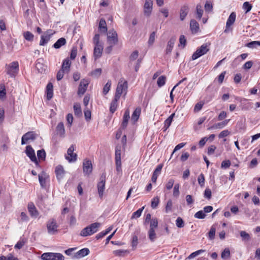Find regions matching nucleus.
Wrapping results in <instances>:
<instances>
[{
    "mask_svg": "<svg viewBox=\"0 0 260 260\" xmlns=\"http://www.w3.org/2000/svg\"><path fill=\"white\" fill-rule=\"evenodd\" d=\"M7 75L12 78H15L19 72V63L17 61H13L5 66Z\"/></svg>",
    "mask_w": 260,
    "mask_h": 260,
    "instance_id": "f257e3e1",
    "label": "nucleus"
},
{
    "mask_svg": "<svg viewBox=\"0 0 260 260\" xmlns=\"http://www.w3.org/2000/svg\"><path fill=\"white\" fill-rule=\"evenodd\" d=\"M41 258L42 260H64V256L60 253L45 252Z\"/></svg>",
    "mask_w": 260,
    "mask_h": 260,
    "instance_id": "f03ea898",
    "label": "nucleus"
},
{
    "mask_svg": "<svg viewBox=\"0 0 260 260\" xmlns=\"http://www.w3.org/2000/svg\"><path fill=\"white\" fill-rule=\"evenodd\" d=\"M127 89V82L123 78H121L118 83L115 96L120 98L123 92H126Z\"/></svg>",
    "mask_w": 260,
    "mask_h": 260,
    "instance_id": "7ed1b4c3",
    "label": "nucleus"
},
{
    "mask_svg": "<svg viewBox=\"0 0 260 260\" xmlns=\"http://www.w3.org/2000/svg\"><path fill=\"white\" fill-rule=\"evenodd\" d=\"M209 51V45L206 43L198 48L192 55V59L196 60L202 55L206 54Z\"/></svg>",
    "mask_w": 260,
    "mask_h": 260,
    "instance_id": "20e7f679",
    "label": "nucleus"
},
{
    "mask_svg": "<svg viewBox=\"0 0 260 260\" xmlns=\"http://www.w3.org/2000/svg\"><path fill=\"white\" fill-rule=\"evenodd\" d=\"M48 233L50 235H54L57 232L58 225L56 220L52 218L49 219L46 224Z\"/></svg>",
    "mask_w": 260,
    "mask_h": 260,
    "instance_id": "39448f33",
    "label": "nucleus"
},
{
    "mask_svg": "<svg viewBox=\"0 0 260 260\" xmlns=\"http://www.w3.org/2000/svg\"><path fill=\"white\" fill-rule=\"evenodd\" d=\"M107 43L108 44L116 45L118 43V36L114 29L110 30L107 33Z\"/></svg>",
    "mask_w": 260,
    "mask_h": 260,
    "instance_id": "423d86ee",
    "label": "nucleus"
},
{
    "mask_svg": "<svg viewBox=\"0 0 260 260\" xmlns=\"http://www.w3.org/2000/svg\"><path fill=\"white\" fill-rule=\"evenodd\" d=\"M25 153L27 156L30 160L35 163L37 167H39V162L36 156L35 151L32 147L30 145L27 146L26 147Z\"/></svg>",
    "mask_w": 260,
    "mask_h": 260,
    "instance_id": "0eeeda50",
    "label": "nucleus"
},
{
    "mask_svg": "<svg viewBox=\"0 0 260 260\" xmlns=\"http://www.w3.org/2000/svg\"><path fill=\"white\" fill-rule=\"evenodd\" d=\"M74 146L72 145L68 149L67 155L66 158L70 162H75L77 160V154L74 153Z\"/></svg>",
    "mask_w": 260,
    "mask_h": 260,
    "instance_id": "6e6552de",
    "label": "nucleus"
},
{
    "mask_svg": "<svg viewBox=\"0 0 260 260\" xmlns=\"http://www.w3.org/2000/svg\"><path fill=\"white\" fill-rule=\"evenodd\" d=\"M88 84L89 81L87 79H84L81 81L78 90V94L79 96L84 94L87 90Z\"/></svg>",
    "mask_w": 260,
    "mask_h": 260,
    "instance_id": "1a4fd4ad",
    "label": "nucleus"
},
{
    "mask_svg": "<svg viewBox=\"0 0 260 260\" xmlns=\"http://www.w3.org/2000/svg\"><path fill=\"white\" fill-rule=\"evenodd\" d=\"M106 174L103 173L101 177V181L98 184V192L100 197H102L105 190Z\"/></svg>",
    "mask_w": 260,
    "mask_h": 260,
    "instance_id": "9d476101",
    "label": "nucleus"
},
{
    "mask_svg": "<svg viewBox=\"0 0 260 260\" xmlns=\"http://www.w3.org/2000/svg\"><path fill=\"white\" fill-rule=\"evenodd\" d=\"M37 135L34 132H28L25 133L21 139V145L26 144L28 140H34L36 139Z\"/></svg>",
    "mask_w": 260,
    "mask_h": 260,
    "instance_id": "9b49d317",
    "label": "nucleus"
},
{
    "mask_svg": "<svg viewBox=\"0 0 260 260\" xmlns=\"http://www.w3.org/2000/svg\"><path fill=\"white\" fill-rule=\"evenodd\" d=\"M236 18V13L235 12L231 13L226 22V28L224 30V32L227 33L230 31V27L234 23Z\"/></svg>",
    "mask_w": 260,
    "mask_h": 260,
    "instance_id": "f8f14e48",
    "label": "nucleus"
},
{
    "mask_svg": "<svg viewBox=\"0 0 260 260\" xmlns=\"http://www.w3.org/2000/svg\"><path fill=\"white\" fill-rule=\"evenodd\" d=\"M90 252L88 248H84L75 253L73 258L80 259L89 254Z\"/></svg>",
    "mask_w": 260,
    "mask_h": 260,
    "instance_id": "ddd939ff",
    "label": "nucleus"
},
{
    "mask_svg": "<svg viewBox=\"0 0 260 260\" xmlns=\"http://www.w3.org/2000/svg\"><path fill=\"white\" fill-rule=\"evenodd\" d=\"M153 2L152 0H146L144 6V12L145 15L149 16L152 11Z\"/></svg>",
    "mask_w": 260,
    "mask_h": 260,
    "instance_id": "4468645a",
    "label": "nucleus"
},
{
    "mask_svg": "<svg viewBox=\"0 0 260 260\" xmlns=\"http://www.w3.org/2000/svg\"><path fill=\"white\" fill-rule=\"evenodd\" d=\"M189 12V7L187 5H184L181 7L179 12V18L181 21H183Z\"/></svg>",
    "mask_w": 260,
    "mask_h": 260,
    "instance_id": "2eb2a0df",
    "label": "nucleus"
},
{
    "mask_svg": "<svg viewBox=\"0 0 260 260\" xmlns=\"http://www.w3.org/2000/svg\"><path fill=\"white\" fill-rule=\"evenodd\" d=\"M36 68L39 73H44L46 70V66L43 63V59L39 58L37 59L36 63Z\"/></svg>",
    "mask_w": 260,
    "mask_h": 260,
    "instance_id": "dca6fc26",
    "label": "nucleus"
},
{
    "mask_svg": "<svg viewBox=\"0 0 260 260\" xmlns=\"http://www.w3.org/2000/svg\"><path fill=\"white\" fill-rule=\"evenodd\" d=\"M83 172L85 174H89L92 170V166L91 161L89 160H85L83 164Z\"/></svg>",
    "mask_w": 260,
    "mask_h": 260,
    "instance_id": "f3484780",
    "label": "nucleus"
},
{
    "mask_svg": "<svg viewBox=\"0 0 260 260\" xmlns=\"http://www.w3.org/2000/svg\"><path fill=\"white\" fill-rule=\"evenodd\" d=\"M55 172L56 177L58 180L62 179L65 174V171L64 170L63 167L61 165H58L56 167Z\"/></svg>",
    "mask_w": 260,
    "mask_h": 260,
    "instance_id": "a211bd4d",
    "label": "nucleus"
},
{
    "mask_svg": "<svg viewBox=\"0 0 260 260\" xmlns=\"http://www.w3.org/2000/svg\"><path fill=\"white\" fill-rule=\"evenodd\" d=\"M28 210L30 215L32 217L36 218L39 215L38 211L34 204L32 203H30L28 204Z\"/></svg>",
    "mask_w": 260,
    "mask_h": 260,
    "instance_id": "6ab92c4d",
    "label": "nucleus"
},
{
    "mask_svg": "<svg viewBox=\"0 0 260 260\" xmlns=\"http://www.w3.org/2000/svg\"><path fill=\"white\" fill-rule=\"evenodd\" d=\"M230 120V119H226L222 122H218L214 124L213 126L209 127L208 129L209 130L213 129H221L228 124Z\"/></svg>",
    "mask_w": 260,
    "mask_h": 260,
    "instance_id": "aec40b11",
    "label": "nucleus"
},
{
    "mask_svg": "<svg viewBox=\"0 0 260 260\" xmlns=\"http://www.w3.org/2000/svg\"><path fill=\"white\" fill-rule=\"evenodd\" d=\"M103 50V45L94 46L93 56L94 59L96 60L101 56Z\"/></svg>",
    "mask_w": 260,
    "mask_h": 260,
    "instance_id": "412c9836",
    "label": "nucleus"
},
{
    "mask_svg": "<svg viewBox=\"0 0 260 260\" xmlns=\"http://www.w3.org/2000/svg\"><path fill=\"white\" fill-rule=\"evenodd\" d=\"M162 165H161V164L158 165L156 167V169H155L154 171L153 172V175H152V176L151 178V180L153 182H155L156 181L157 177L160 174V172L162 169Z\"/></svg>",
    "mask_w": 260,
    "mask_h": 260,
    "instance_id": "4be33fe9",
    "label": "nucleus"
},
{
    "mask_svg": "<svg viewBox=\"0 0 260 260\" xmlns=\"http://www.w3.org/2000/svg\"><path fill=\"white\" fill-rule=\"evenodd\" d=\"M176 41V39L174 37H172L169 41L168 42L166 49V54H169L171 52L175 44Z\"/></svg>",
    "mask_w": 260,
    "mask_h": 260,
    "instance_id": "5701e85b",
    "label": "nucleus"
},
{
    "mask_svg": "<svg viewBox=\"0 0 260 260\" xmlns=\"http://www.w3.org/2000/svg\"><path fill=\"white\" fill-rule=\"evenodd\" d=\"M47 99L48 100H51L53 97V85L51 82L48 83L46 86Z\"/></svg>",
    "mask_w": 260,
    "mask_h": 260,
    "instance_id": "b1692460",
    "label": "nucleus"
},
{
    "mask_svg": "<svg viewBox=\"0 0 260 260\" xmlns=\"http://www.w3.org/2000/svg\"><path fill=\"white\" fill-rule=\"evenodd\" d=\"M56 130L57 134H58L60 137H64L65 128L63 123L62 122H60L58 123L56 126Z\"/></svg>",
    "mask_w": 260,
    "mask_h": 260,
    "instance_id": "393cba45",
    "label": "nucleus"
},
{
    "mask_svg": "<svg viewBox=\"0 0 260 260\" xmlns=\"http://www.w3.org/2000/svg\"><path fill=\"white\" fill-rule=\"evenodd\" d=\"M190 28L192 33H197L199 30V24L196 20L192 19L190 22Z\"/></svg>",
    "mask_w": 260,
    "mask_h": 260,
    "instance_id": "a878e982",
    "label": "nucleus"
},
{
    "mask_svg": "<svg viewBox=\"0 0 260 260\" xmlns=\"http://www.w3.org/2000/svg\"><path fill=\"white\" fill-rule=\"evenodd\" d=\"M51 38V35L47 33L43 35H42L41 37V40L40 42V45L44 46L46 45L48 42L49 41Z\"/></svg>",
    "mask_w": 260,
    "mask_h": 260,
    "instance_id": "bb28decb",
    "label": "nucleus"
},
{
    "mask_svg": "<svg viewBox=\"0 0 260 260\" xmlns=\"http://www.w3.org/2000/svg\"><path fill=\"white\" fill-rule=\"evenodd\" d=\"M71 64V61L70 59L69 58H67L63 61L61 69L68 73L70 70Z\"/></svg>",
    "mask_w": 260,
    "mask_h": 260,
    "instance_id": "cd10ccee",
    "label": "nucleus"
},
{
    "mask_svg": "<svg viewBox=\"0 0 260 260\" xmlns=\"http://www.w3.org/2000/svg\"><path fill=\"white\" fill-rule=\"evenodd\" d=\"M101 226V223L99 222H94L90 225H88V228H89L90 233L91 235L96 233L98 231L99 228Z\"/></svg>",
    "mask_w": 260,
    "mask_h": 260,
    "instance_id": "c85d7f7f",
    "label": "nucleus"
},
{
    "mask_svg": "<svg viewBox=\"0 0 260 260\" xmlns=\"http://www.w3.org/2000/svg\"><path fill=\"white\" fill-rule=\"evenodd\" d=\"M120 98H117L114 96V99L112 101L110 104V111L111 113H113L117 108V102Z\"/></svg>",
    "mask_w": 260,
    "mask_h": 260,
    "instance_id": "c756f323",
    "label": "nucleus"
},
{
    "mask_svg": "<svg viewBox=\"0 0 260 260\" xmlns=\"http://www.w3.org/2000/svg\"><path fill=\"white\" fill-rule=\"evenodd\" d=\"M121 146H116L115 147V161L119 163L121 161Z\"/></svg>",
    "mask_w": 260,
    "mask_h": 260,
    "instance_id": "7c9ffc66",
    "label": "nucleus"
},
{
    "mask_svg": "<svg viewBox=\"0 0 260 260\" xmlns=\"http://www.w3.org/2000/svg\"><path fill=\"white\" fill-rule=\"evenodd\" d=\"M141 110L140 108H137L132 114V120L134 122H136L138 120L141 113Z\"/></svg>",
    "mask_w": 260,
    "mask_h": 260,
    "instance_id": "2f4dec72",
    "label": "nucleus"
},
{
    "mask_svg": "<svg viewBox=\"0 0 260 260\" xmlns=\"http://www.w3.org/2000/svg\"><path fill=\"white\" fill-rule=\"evenodd\" d=\"M175 115V113H173L165 121V122H164V131H166L169 127V126H170L172 122V120H173V118L174 117Z\"/></svg>",
    "mask_w": 260,
    "mask_h": 260,
    "instance_id": "473e14b6",
    "label": "nucleus"
},
{
    "mask_svg": "<svg viewBox=\"0 0 260 260\" xmlns=\"http://www.w3.org/2000/svg\"><path fill=\"white\" fill-rule=\"evenodd\" d=\"M66 43V40L63 38L59 39L53 45V47L56 49H58L61 46L64 45Z\"/></svg>",
    "mask_w": 260,
    "mask_h": 260,
    "instance_id": "72a5a7b5",
    "label": "nucleus"
},
{
    "mask_svg": "<svg viewBox=\"0 0 260 260\" xmlns=\"http://www.w3.org/2000/svg\"><path fill=\"white\" fill-rule=\"evenodd\" d=\"M74 111L75 114L77 116L82 115V110L80 104L75 103L74 105Z\"/></svg>",
    "mask_w": 260,
    "mask_h": 260,
    "instance_id": "f704fd0d",
    "label": "nucleus"
},
{
    "mask_svg": "<svg viewBox=\"0 0 260 260\" xmlns=\"http://www.w3.org/2000/svg\"><path fill=\"white\" fill-rule=\"evenodd\" d=\"M39 180L41 186L44 187L46 186V174L44 172L39 175Z\"/></svg>",
    "mask_w": 260,
    "mask_h": 260,
    "instance_id": "c9c22d12",
    "label": "nucleus"
},
{
    "mask_svg": "<svg viewBox=\"0 0 260 260\" xmlns=\"http://www.w3.org/2000/svg\"><path fill=\"white\" fill-rule=\"evenodd\" d=\"M148 237L151 242H154L156 239L155 229H150L148 232Z\"/></svg>",
    "mask_w": 260,
    "mask_h": 260,
    "instance_id": "e433bc0d",
    "label": "nucleus"
},
{
    "mask_svg": "<svg viewBox=\"0 0 260 260\" xmlns=\"http://www.w3.org/2000/svg\"><path fill=\"white\" fill-rule=\"evenodd\" d=\"M26 239L24 238H21L19 241L15 244V248L18 249H21L26 243Z\"/></svg>",
    "mask_w": 260,
    "mask_h": 260,
    "instance_id": "4c0bfd02",
    "label": "nucleus"
},
{
    "mask_svg": "<svg viewBox=\"0 0 260 260\" xmlns=\"http://www.w3.org/2000/svg\"><path fill=\"white\" fill-rule=\"evenodd\" d=\"M196 14H197V18L200 20L203 16V10L201 5H197L196 6Z\"/></svg>",
    "mask_w": 260,
    "mask_h": 260,
    "instance_id": "58836bf2",
    "label": "nucleus"
},
{
    "mask_svg": "<svg viewBox=\"0 0 260 260\" xmlns=\"http://www.w3.org/2000/svg\"><path fill=\"white\" fill-rule=\"evenodd\" d=\"M23 37L25 40L28 41H32L34 40V36L30 31H27L23 32Z\"/></svg>",
    "mask_w": 260,
    "mask_h": 260,
    "instance_id": "ea45409f",
    "label": "nucleus"
},
{
    "mask_svg": "<svg viewBox=\"0 0 260 260\" xmlns=\"http://www.w3.org/2000/svg\"><path fill=\"white\" fill-rule=\"evenodd\" d=\"M99 28L103 32L107 31V28L106 26V23L104 19H101L99 23Z\"/></svg>",
    "mask_w": 260,
    "mask_h": 260,
    "instance_id": "a19ab883",
    "label": "nucleus"
},
{
    "mask_svg": "<svg viewBox=\"0 0 260 260\" xmlns=\"http://www.w3.org/2000/svg\"><path fill=\"white\" fill-rule=\"evenodd\" d=\"M144 209V207L139 209L136 212H134L131 217V219L137 218L141 216L142 213Z\"/></svg>",
    "mask_w": 260,
    "mask_h": 260,
    "instance_id": "79ce46f5",
    "label": "nucleus"
},
{
    "mask_svg": "<svg viewBox=\"0 0 260 260\" xmlns=\"http://www.w3.org/2000/svg\"><path fill=\"white\" fill-rule=\"evenodd\" d=\"M166 78L164 76H160L157 81V84L158 87H160L163 86L166 83Z\"/></svg>",
    "mask_w": 260,
    "mask_h": 260,
    "instance_id": "37998d69",
    "label": "nucleus"
},
{
    "mask_svg": "<svg viewBox=\"0 0 260 260\" xmlns=\"http://www.w3.org/2000/svg\"><path fill=\"white\" fill-rule=\"evenodd\" d=\"M90 229L88 226H86L84 228L80 233V235L82 237H87L88 236L91 235V233H90Z\"/></svg>",
    "mask_w": 260,
    "mask_h": 260,
    "instance_id": "c03bdc74",
    "label": "nucleus"
},
{
    "mask_svg": "<svg viewBox=\"0 0 260 260\" xmlns=\"http://www.w3.org/2000/svg\"><path fill=\"white\" fill-rule=\"evenodd\" d=\"M216 232V228L214 225H212L208 233V237L210 239L212 240L215 238Z\"/></svg>",
    "mask_w": 260,
    "mask_h": 260,
    "instance_id": "a18cd8bd",
    "label": "nucleus"
},
{
    "mask_svg": "<svg viewBox=\"0 0 260 260\" xmlns=\"http://www.w3.org/2000/svg\"><path fill=\"white\" fill-rule=\"evenodd\" d=\"M173 207V202L171 200H169L167 201L166 206L165 207V212L169 213L172 211Z\"/></svg>",
    "mask_w": 260,
    "mask_h": 260,
    "instance_id": "49530a36",
    "label": "nucleus"
},
{
    "mask_svg": "<svg viewBox=\"0 0 260 260\" xmlns=\"http://www.w3.org/2000/svg\"><path fill=\"white\" fill-rule=\"evenodd\" d=\"M180 185L178 183L176 184L173 188V196L176 198H178L180 194L179 191Z\"/></svg>",
    "mask_w": 260,
    "mask_h": 260,
    "instance_id": "de8ad7c7",
    "label": "nucleus"
},
{
    "mask_svg": "<svg viewBox=\"0 0 260 260\" xmlns=\"http://www.w3.org/2000/svg\"><path fill=\"white\" fill-rule=\"evenodd\" d=\"M260 46V41H254L250 42L246 44V46L248 48H254Z\"/></svg>",
    "mask_w": 260,
    "mask_h": 260,
    "instance_id": "09e8293b",
    "label": "nucleus"
},
{
    "mask_svg": "<svg viewBox=\"0 0 260 260\" xmlns=\"http://www.w3.org/2000/svg\"><path fill=\"white\" fill-rule=\"evenodd\" d=\"M37 156L39 159L45 160L46 152L44 149H41L37 151Z\"/></svg>",
    "mask_w": 260,
    "mask_h": 260,
    "instance_id": "8fccbe9b",
    "label": "nucleus"
},
{
    "mask_svg": "<svg viewBox=\"0 0 260 260\" xmlns=\"http://www.w3.org/2000/svg\"><path fill=\"white\" fill-rule=\"evenodd\" d=\"M240 236L242 238L243 241H249L250 239V235L249 234L246 233L244 231H242L240 233Z\"/></svg>",
    "mask_w": 260,
    "mask_h": 260,
    "instance_id": "3c124183",
    "label": "nucleus"
},
{
    "mask_svg": "<svg viewBox=\"0 0 260 260\" xmlns=\"http://www.w3.org/2000/svg\"><path fill=\"white\" fill-rule=\"evenodd\" d=\"M230 256V251L228 248H225L222 252L221 257L223 259L229 257Z\"/></svg>",
    "mask_w": 260,
    "mask_h": 260,
    "instance_id": "603ef678",
    "label": "nucleus"
},
{
    "mask_svg": "<svg viewBox=\"0 0 260 260\" xmlns=\"http://www.w3.org/2000/svg\"><path fill=\"white\" fill-rule=\"evenodd\" d=\"M194 216L196 218L204 219L206 217V214L203 210H200L195 213Z\"/></svg>",
    "mask_w": 260,
    "mask_h": 260,
    "instance_id": "864d4df0",
    "label": "nucleus"
},
{
    "mask_svg": "<svg viewBox=\"0 0 260 260\" xmlns=\"http://www.w3.org/2000/svg\"><path fill=\"white\" fill-rule=\"evenodd\" d=\"M159 202V199L158 197H154L151 201V207L153 209H155Z\"/></svg>",
    "mask_w": 260,
    "mask_h": 260,
    "instance_id": "5fc2aeb1",
    "label": "nucleus"
},
{
    "mask_svg": "<svg viewBox=\"0 0 260 260\" xmlns=\"http://www.w3.org/2000/svg\"><path fill=\"white\" fill-rule=\"evenodd\" d=\"M205 251L204 250H203V249H200V250H197L195 252H192V253H191L188 256V259H192L195 257H196L197 256H198V255L203 253Z\"/></svg>",
    "mask_w": 260,
    "mask_h": 260,
    "instance_id": "6e6d98bb",
    "label": "nucleus"
},
{
    "mask_svg": "<svg viewBox=\"0 0 260 260\" xmlns=\"http://www.w3.org/2000/svg\"><path fill=\"white\" fill-rule=\"evenodd\" d=\"M93 42L94 46L103 45L102 43L100 41V35L95 34L93 39Z\"/></svg>",
    "mask_w": 260,
    "mask_h": 260,
    "instance_id": "4d7b16f0",
    "label": "nucleus"
},
{
    "mask_svg": "<svg viewBox=\"0 0 260 260\" xmlns=\"http://www.w3.org/2000/svg\"><path fill=\"white\" fill-rule=\"evenodd\" d=\"M198 181L199 184L201 187H203L205 185V177L203 174L201 173L199 175L198 178Z\"/></svg>",
    "mask_w": 260,
    "mask_h": 260,
    "instance_id": "13d9d810",
    "label": "nucleus"
},
{
    "mask_svg": "<svg viewBox=\"0 0 260 260\" xmlns=\"http://www.w3.org/2000/svg\"><path fill=\"white\" fill-rule=\"evenodd\" d=\"M111 86V81H108L107 83L105 84L103 88V93L104 94H106L110 90V87Z\"/></svg>",
    "mask_w": 260,
    "mask_h": 260,
    "instance_id": "bf43d9fd",
    "label": "nucleus"
},
{
    "mask_svg": "<svg viewBox=\"0 0 260 260\" xmlns=\"http://www.w3.org/2000/svg\"><path fill=\"white\" fill-rule=\"evenodd\" d=\"M243 8L245 11V13H247L251 10L252 5L250 4L248 2H246L244 3L243 5Z\"/></svg>",
    "mask_w": 260,
    "mask_h": 260,
    "instance_id": "052dcab7",
    "label": "nucleus"
},
{
    "mask_svg": "<svg viewBox=\"0 0 260 260\" xmlns=\"http://www.w3.org/2000/svg\"><path fill=\"white\" fill-rule=\"evenodd\" d=\"M176 224L178 228H181L184 226V223L183 219L180 217H177L176 220Z\"/></svg>",
    "mask_w": 260,
    "mask_h": 260,
    "instance_id": "680f3d73",
    "label": "nucleus"
},
{
    "mask_svg": "<svg viewBox=\"0 0 260 260\" xmlns=\"http://www.w3.org/2000/svg\"><path fill=\"white\" fill-rule=\"evenodd\" d=\"M158 226L157 218H152L150 221V229H155Z\"/></svg>",
    "mask_w": 260,
    "mask_h": 260,
    "instance_id": "e2e57ef3",
    "label": "nucleus"
},
{
    "mask_svg": "<svg viewBox=\"0 0 260 260\" xmlns=\"http://www.w3.org/2000/svg\"><path fill=\"white\" fill-rule=\"evenodd\" d=\"M187 205L191 206L194 203V200L191 195L188 194L185 197Z\"/></svg>",
    "mask_w": 260,
    "mask_h": 260,
    "instance_id": "0e129e2a",
    "label": "nucleus"
},
{
    "mask_svg": "<svg viewBox=\"0 0 260 260\" xmlns=\"http://www.w3.org/2000/svg\"><path fill=\"white\" fill-rule=\"evenodd\" d=\"M174 181L173 179H170L166 184V188L168 190H170L174 185Z\"/></svg>",
    "mask_w": 260,
    "mask_h": 260,
    "instance_id": "69168bd1",
    "label": "nucleus"
},
{
    "mask_svg": "<svg viewBox=\"0 0 260 260\" xmlns=\"http://www.w3.org/2000/svg\"><path fill=\"white\" fill-rule=\"evenodd\" d=\"M204 105V103L202 102H200L197 103L194 107V111L196 112H198L200 111L203 106Z\"/></svg>",
    "mask_w": 260,
    "mask_h": 260,
    "instance_id": "338daca9",
    "label": "nucleus"
},
{
    "mask_svg": "<svg viewBox=\"0 0 260 260\" xmlns=\"http://www.w3.org/2000/svg\"><path fill=\"white\" fill-rule=\"evenodd\" d=\"M0 258H2V260H19L17 258L14 257L11 254H10L7 257L5 256H0Z\"/></svg>",
    "mask_w": 260,
    "mask_h": 260,
    "instance_id": "774afa93",
    "label": "nucleus"
}]
</instances>
